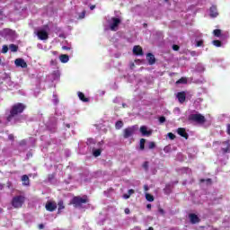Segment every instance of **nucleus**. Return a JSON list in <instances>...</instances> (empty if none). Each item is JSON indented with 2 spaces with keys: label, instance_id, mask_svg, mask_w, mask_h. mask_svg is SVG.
Masks as SVG:
<instances>
[{
  "label": "nucleus",
  "instance_id": "nucleus-1",
  "mask_svg": "<svg viewBox=\"0 0 230 230\" xmlns=\"http://www.w3.org/2000/svg\"><path fill=\"white\" fill-rule=\"evenodd\" d=\"M24 109H26V105H24L23 103L19 102L14 104L11 110V114L7 117V121H12L14 116H17V114H22V112H24Z\"/></svg>",
  "mask_w": 230,
  "mask_h": 230
},
{
  "label": "nucleus",
  "instance_id": "nucleus-2",
  "mask_svg": "<svg viewBox=\"0 0 230 230\" xmlns=\"http://www.w3.org/2000/svg\"><path fill=\"white\" fill-rule=\"evenodd\" d=\"M25 200L26 198L24 196L18 195L13 198L11 204L13 208L19 209V208H22V204H24Z\"/></svg>",
  "mask_w": 230,
  "mask_h": 230
},
{
  "label": "nucleus",
  "instance_id": "nucleus-3",
  "mask_svg": "<svg viewBox=\"0 0 230 230\" xmlns=\"http://www.w3.org/2000/svg\"><path fill=\"white\" fill-rule=\"evenodd\" d=\"M189 121H195V123H199V125H202L206 123V117L200 113L190 114L189 116Z\"/></svg>",
  "mask_w": 230,
  "mask_h": 230
},
{
  "label": "nucleus",
  "instance_id": "nucleus-4",
  "mask_svg": "<svg viewBox=\"0 0 230 230\" xmlns=\"http://www.w3.org/2000/svg\"><path fill=\"white\" fill-rule=\"evenodd\" d=\"M89 202V199H87V197H74L72 199V204L75 206V208H82L83 204H87Z\"/></svg>",
  "mask_w": 230,
  "mask_h": 230
},
{
  "label": "nucleus",
  "instance_id": "nucleus-5",
  "mask_svg": "<svg viewBox=\"0 0 230 230\" xmlns=\"http://www.w3.org/2000/svg\"><path fill=\"white\" fill-rule=\"evenodd\" d=\"M109 24H110V30L111 31H118V30L119 29V24H121V19L112 17L109 22Z\"/></svg>",
  "mask_w": 230,
  "mask_h": 230
},
{
  "label": "nucleus",
  "instance_id": "nucleus-6",
  "mask_svg": "<svg viewBox=\"0 0 230 230\" xmlns=\"http://www.w3.org/2000/svg\"><path fill=\"white\" fill-rule=\"evenodd\" d=\"M137 130V126H132L124 129L123 137L125 139H128V137H132L135 132Z\"/></svg>",
  "mask_w": 230,
  "mask_h": 230
},
{
  "label": "nucleus",
  "instance_id": "nucleus-7",
  "mask_svg": "<svg viewBox=\"0 0 230 230\" xmlns=\"http://www.w3.org/2000/svg\"><path fill=\"white\" fill-rule=\"evenodd\" d=\"M47 128L51 132H55L57 128V118L55 116H50L49 121L47 122Z\"/></svg>",
  "mask_w": 230,
  "mask_h": 230
},
{
  "label": "nucleus",
  "instance_id": "nucleus-8",
  "mask_svg": "<svg viewBox=\"0 0 230 230\" xmlns=\"http://www.w3.org/2000/svg\"><path fill=\"white\" fill-rule=\"evenodd\" d=\"M37 36L40 40H48V39H49V35L48 34V31H46V29H41L38 31Z\"/></svg>",
  "mask_w": 230,
  "mask_h": 230
},
{
  "label": "nucleus",
  "instance_id": "nucleus-9",
  "mask_svg": "<svg viewBox=\"0 0 230 230\" xmlns=\"http://www.w3.org/2000/svg\"><path fill=\"white\" fill-rule=\"evenodd\" d=\"M14 64L16 67H22V69H26V67H28V64L22 58H16Z\"/></svg>",
  "mask_w": 230,
  "mask_h": 230
},
{
  "label": "nucleus",
  "instance_id": "nucleus-10",
  "mask_svg": "<svg viewBox=\"0 0 230 230\" xmlns=\"http://www.w3.org/2000/svg\"><path fill=\"white\" fill-rule=\"evenodd\" d=\"M47 211H55L57 209V203L53 201H49L45 206Z\"/></svg>",
  "mask_w": 230,
  "mask_h": 230
},
{
  "label": "nucleus",
  "instance_id": "nucleus-11",
  "mask_svg": "<svg viewBox=\"0 0 230 230\" xmlns=\"http://www.w3.org/2000/svg\"><path fill=\"white\" fill-rule=\"evenodd\" d=\"M140 132L142 136H152V130H148V128L146 126H141L140 127Z\"/></svg>",
  "mask_w": 230,
  "mask_h": 230
},
{
  "label": "nucleus",
  "instance_id": "nucleus-12",
  "mask_svg": "<svg viewBox=\"0 0 230 230\" xmlns=\"http://www.w3.org/2000/svg\"><path fill=\"white\" fill-rule=\"evenodd\" d=\"M189 218L190 220V224H199L200 222V218L196 214H190Z\"/></svg>",
  "mask_w": 230,
  "mask_h": 230
},
{
  "label": "nucleus",
  "instance_id": "nucleus-13",
  "mask_svg": "<svg viewBox=\"0 0 230 230\" xmlns=\"http://www.w3.org/2000/svg\"><path fill=\"white\" fill-rule=\"evenodd\" d=\"M147 62L150 64V66H153V64H155V56L152 53H148L146 55Z\"/></svg>",
  "mask_w": 230,
  "mask_h": 230
},
{
  "label": "nucleus",
  "instance_id": "nucleus-14",
  "mask_svg": "<svg viewBox=\"0 0 230 230\" xmlns=\"http://www.w3.org/2000/svg\"><path fill=\"white\" fill-rule=\"evenodd\" d=\"M177 133L179 134V136H181V137H184L185 139H188V137H189L188 133H186L185 128H179L177 130Z\"/></svg>",
  "mask_w": 230,
  "mask_h": 230
},
{
  "label": "nucleus",
  "instance_id": "nucleus-15",
  "mask_svg": "<svg viewBox=\"0 0 230 230\" xmlns=\"http://www.w3.org/2000/svg\"><path fill=\"white\" fill-rule=\"evenodd\" d=\"M230 149V144L229 142H223V146L221 147V150L223 152V154H228Z\"/></svg>",
  "mask_w": 230,
  "mask_h": 230
},
{
  "label": "nucleus",
  "instance_id": "nucleus-16",
  "mask_svg": "<svg viewBox=\"0 0 230 230\" xmlns=\"http://www.w3.org/2000/svg\"><path fill=\"white\" fill-rule=\"evenodd\" d=\"M177 98L180 103H184L186 102V93L184 92L178 93Z\"/></svg>",
  "mask_w": 230,
  "mask_h": 230
},
{
  "label": "nucleus",
  "instance_id": "nucleus-17",
  "mask_svg": "<svg viewBox=\"0 0 230 230\" xmlns=\"http://www.w3.org/2000/svg\"><path fill=\"white\" fill-rule=\"evenodd\" d=\"M172 190H173V184L169 183V184L165 185L164 191L165 195H170V193H172Z\"/></svg>",
  "mask_w": 230,
  "mask_h": 230
},
{
  "label": "nucleus",
  "instance_id": "nucleus-18",
  "mask_svg": "<svg viewBox=\"0 0 230 230\" xmlns=\"http://www.w3.org/2000/svg\"><path fill=\"white\" fill-rule=\"evenodd\" d=\"M59 60L62 62V64H67V62H69V56L62 54L59 56Z\"/></svg>",
  "mask_w": 230,
  "mask_h": 230
},
{
  "label": "nucleus",
  "instance_id": "nucleus-19",
  "mask_svg": "<svg viewBox=\"0 0 230 230\" xmlns=\"http://www.w3.org/2000/svg\"><path fill=\"white\" fill-rule=\"evenodd\" d=\"M218 11L217 10V6L212 5L210 7V17H217Z\"/></svg>",
  "mask_w": 230,
  "mask_h": 230
},
{
  "label": "nucleus",
  "instance_id": "nucleus-20",
  "mask_svg": "<svg viewBox=\"0 0 230 230\" xmlns=\"http://www.w3.org/2000/svg\"><path fill=\"white\" fill-rule=\"evenodd\" d=\"M133 53L134 55H143V49H141L139 46H135L133 48Z\"/></svg>",
  "mask_w": 230,
  "mask_h": 230
},
{
  "label": "nucleus",
  "instance_id": "nucleus-21",
  "mask_svg": "<svg viewBox=\"0 0 230 230\" xmlns=\"http://www.w3.org/2000/svg\"><path fill=\"white\" fill-rule=\"evenodd\" d=\"M22 181L23 182V186H30V177L28 175L22 176Z\"/></svg>",
  "mask_w": 230,
  "mask_h": 230
},
{
  "label": "nucleus",
  "instance_id": "nucleus-22",
  "mask_svg": "<svg viewBox=\"0 0 230 230\" xmlns=\"http://www.w3.org/2000/svg\"><path fill=\"white\" fill-rule=\"evenodd\" d=\"M9 49L10 51H12L13 53H17L18 49H19V46L15 45V44H11L9 45Z\"/></svg>",
  "mask_w": 230,
  "mask_h": 230
},
{
  "label": "nucleus",
  "instance_id": "nucleus-23",
  "mask_svg": "<svg viewBox=\"0 0 230 230\" xmlns=\"http://www.w3.org/2000/svg\"><path fill=\"white\" fill-rule=\"evenodd\" d=\"M93 155L94 157H100V155H102V149H93Z\"/></svg>",
  "mask_w": 230,
  "mask_h": 230
},
{
  "label": "nucleus",
  "instance_id": "nucleus-24",
  "mask_svg": "<svg viewBox=\"0 0 230 230\" xmlns=\"http://www.w3.org/2000/svg\"><path fill=\"white\" fill-rule=\"evenodd\" d=\"M52 76L54 80H58L60 78V71L56 70L52 73Z\"/></svg>",
  "mask_w": 230,
  "mask_h": 230
},
{
  "label": "nucleus",
  "instance_id": "nucleus-25",
  "mask_svg": "<svg viewBox=\"0 0 230 230\" xmlns=\"http://www.w3.org/2000/svg\"><path fill=\"white\" fill-rule=\"evenodd\" d=\"M115 128H116L117 130H119L120 128H123V121L118 120V121L115 123Z\"/></svg>",
  "mask_w": 230,
  "mask_h": 230
},
{
  "label": "nucleus",
  "instance_id": "nucleus-26",
  "mask_svg": "<svg viewBox=\"0 0 230 230\" xmlns=\"http://www.w3.org/2000/svg\"><path fill=\"white\" fill-rule=\"evenodd\" d=\"M78 96H79V99H80L82 102H89V99L85 98V95L84 94V93L79 92V93H78Z\"/></svg>",
  "mask_w": 230,
  "mask_h": 230
},
{
  "label": "nucleus",
  "instance_id": "nucleus-27",
  "mask_svg": "<svg viewBox=\"0 0 230 230\" xmlns=\"http://www.w3.org/2000/svg\"><path fill=\"white\" fill-rule=\"evenodd\" d=\"M215 37H222V31L220 29H216L213 31Z\"/></svg>",
  "mask_w": 230,
  "mask_h": 230
},
{
  "label": "nucleus",
  "instance_id": "nucleus-28",
  "mask_svg": "<svg viewBox=\"0 0 230 230\" xmlns=\"http://www.w3.org/2000/svg\"><path fill=\"white\" fill-rule=\"evenodd\" d=\"M146 199L148 202H154V196L149 193H146Z\"/></svg>",
  "mask_w": 230,
  "mask_h": 230
},
{
  "label": "nucleus",
  "instance_id": "nucleus-29",
  "mask_svg": "<svg viewBox=\"0 0 230 230\" xmlns=\"http://www.w3.org/2000/svg\"><path fill=\"white\" fill-rule=\"evenodd\" d=\"M196 70L199 73H202L204 71V66H202L201 64L197 65Z\"/></svg>",
  "mask_w": 230,
  "mask_h": 230
},
{
  "label": "nucleus",
  "instance_id": "nucleus-30",
  "mask_svg": "<svg viewBox=\"0 0 230 230\" xmlns=\"http://www.w3.org/2000/svg\"><path fill=\"white\" fill-rule=\"evenodd\" d=\"M146 140L145 138L140 139V150H145V143Z\"/></svg>",
  "mask_w": 230,
  "mask_h": 230
},
{
  "label": "nucleus",
  "instance_id": "nucleus-31",
  "mask_svg": "<svg viewBox=\"0 0 230 230\" xmlns=\"http://www.w3.org/2000/svg\"><path fill=\"white\" fill-rule=\"evenodd\" d=\"M212 44L217 48H220V46H222V42L220 40H213Z\"/></svg>",
  "mask_w": 230,
  "mask_h": 230
},
{
  "label": "nucleus",
  "instance_id": "nucleus-32",
  "mask_svg": "<svg viewBox=\"0 0 230 230\" xmlns=\"http://www.w3.org/2000/svg\"><path fill=\"white\" fill-rule=\"evenodd\" d=\"M188 80L184 77H181V79H179L176 84H187Z\"/></svg>",
  "mask_w": 230,
  "mask_h": 230
},
{
  "label": "nucleus",
  "instance_id": "nucleus-33",
  "mask_svg": "<svg viewBox=\"0 0 230 230\" xmlns=\"http://www.w3.org/2000/svg\"><path fill=\"white\" fill-rule=\"evenodd\" d=\"M86 145H96V140H94L93 138H88Z\"/></svg>",
  "mask_w": 230,
  "mask_h": 230
},
{
  "label": "nucleus",
  "instance_id": "nucleus-34",
  "mask_svg": "<svg viewBox=\"0 0 230 230\" xmlns=\"http://www.w3.org/2000/svg\"><path fill=\"white\" fill-rule=\"evenodd\" d=\"M58 206V213H60V210H62V209H64V208H66V207H64V201H59Z\"/></svg>",
  "mask_w": 230,
  "mask_h": 230
},
{
  "label": "nucleus",
  "instance_id": "nucleus-35",
  "mask_svg": "<svg viewBox=\"0 0 230 230\" xmlns=\"http://www.w3.org/2000/svg\"><path fill=\"white\" fill-rule=\"evenodd\" d=\"M164 152H165V154H170V152H172V146H166L164 148Z\"/></svg>",
  "mask_w": 230,
  "mask_h": 230
},
{
  "label": "nucleus",
  "instance_id": "nucleus-36",
  "mask_svg": "<svg viewBox=\"0 0 230 230\" xmlns=\"http://www.w3.org/2000/svg\"><path fill=\"white\" fill-rule=\"evenodd\" d=\"M148 148H149V150H154V148H155V142H149L148 143Z\"/></svg>",
  "mask_w": 230,
  "mask_h": 230
},
{
  "label": "nucleus",
  "instance_id": "nucleus-37",
  "mask_svg": "<svg viewBox=\"0 0 230 230\" xmlns=\"http://www.w3.org/2000/svg\"><path fill=\"white\" fill-rule=\"evenodd\" d=\"M53 103L55 104V105H58V98L57 97V95H53Z\"/></svg>",
  "mask_w": 230,
  "mask_h": 230
},
{
  "label": "nucleus",
  "instance_id": "nucleus-38",
  "mask_svg": "<svg viewBox=\"0 0 230 230\" xmlns=\"http://www.w3.org/2000/svg\"><path fill=\"white\" fill-rule=\"evenodd\" d=\"M200 46H204V40H199L196 42V47L200 48Z\"/></svg>",
  "mask_w": 230,
  "mask_h": 230
},
{
  "label": "nucleus",
  "instance_id": "nucleus-39",
  "mask_svg": "<svg viewBox=\"0 0 230 230\" xmlns=\"http://www.w3.org/2000/svg\"><path fill=\"white\" fill-rule=\"evenodd\" d=\"M2 53H8V46H6V45L3 46Z\"/></svg>",
  "mask_w": 230,
  "mask_h": 230
},
{
  "label": "nucleus",
  "instance_id": "nucleus-40",
  "mask_svg": "<svg viewBox=\"0 0 230 230\" xmlns=\"http://www.w3.org/2000/svg\"><path fill=\"white\" fill-rule=\"evenodd\" d=\"M167 136L169 139H172V140L175 139V135L173 133H168Z\"/></svg>",
  "mask_w": 230,
  "mask_h": 230
},
{
  "label": "nucleus",
  "instance_id": "nucleus-41",
  "mask_svg": "<svg viewBox=\"0 0 230 230\" xmlns=\"http://www.w3.org/2000/svg\"><path fill=\"white\" fill-rule=\"evenodd\" d=\"M200 182H207V184H211V179H207V180L201 179Z\"/></svg>",
  "mask_w": 230,
  "mask_h": 230
},
{
  "label": "nucleus",
  "instance_id": "nucleus-42",
  "mask_svg": "<svg viewBox=\"0 0 230 230\" xmlns=\"http://www.w3.org/2000/svg\"><path fill=\"white\" fill-rule=\"evenodd\" d=\"M143 168L146 170V172H148V162H145L143 164Z\"/></svg>",
  "mask_w": 230,
  "mask_h": 230
},
{
  "label": "nucleus",
  "instance_id": "nucleus-43",
  "mask_svg": "<svg viewBox=\"0 0 230 230\" xmlns=\"http://www.w3.org/2000/svg\"><path fill=\"white\" fill-rule=\"evenodd\" d=\"M71 179H73V177L71 175H69L68 179L65 180L66 184H70L71 183Z\"/></svg>",
  "mask_w": 230,
  "mask_h": 230
},
{
  "label": "nucleus",
  "instance_id": "nucleus-44",
  "mask_svg": "<svg viewBox=\"0 0 230 230\" xmlns=\"http://www.w3.org/2000/svg\"><path fill=\"white\" fill-rule=\"evenodd\" d=\"M159 121H160V123H164L166 121V118L162 116L159 118Z\"/></svg>",
  "mask_w": 230,
  "mask_h": 230
},
{
  "label": "nucleus",
  "instance_id": "nucleus-45",
  "mask_svg": "<svg viewBox=\"0 0 230 230\" xmlns=\"http://www.w3.org/2000/svg\"><path fill=\"white\" fill-rule=\"evenodd\" d=\"M53 179H55V174H49V181L51 182V181H53Z\"/></svg>",
  "mask_w": 230,
  "mask_h": 230
},
{
  "label": "nucleus",
  "instance_id": "nucleus-46",
  "mask_svg": "<svg viewBox=\"0 0 230 230\" xmlns=\"http://www.w3.org/2000/svg\"><path fill=\"white\" fill-rule=\"evenodd\" d=\"M173 51H179L180 47L178 45H172Z\"/></svg>",
  "mask_w": 230,
  "mask_h": 230
},
{
  "label": "nucleus",
  "instance_id": "nucleus-47",
  "mask_svg": "<svg viewBox=\"0 0 230 230\" xmlns=\"http://www.w3.org/2000/svg\"><path fill=\"white\" fill-rule=\"evenodd\" d=\"M178 160L184 161V159L182 158V154H181V153L178 154Z\"/></svg>",
  "mask_w": 230,
  "mask_h": 230
},
{
  "label": "nucleus",
  "instance_id": "nucleus-48",
  "mask_svg": "<svg viewBox=\"0 0 230 230\" xmlns=\"http://www.w3.org/2000/svg\"><path fill=\"white\" fill-rule=\"evenodd\" d=\"M134 193H135V190L132 189L128 190V195H129V196L134 195Z\"/></svg>",
  "mask_w": 230,
  "mask_h": 230
},
{
  "label": "nucleus",
  "instance_id": "nucleus-49",
  "mask_svg": "<svg viewBox=\"0 0 230 230\" xmlns=\"http://www.w3.org/2000/svg\"><path fill=\"white\" fill-rule=\"evenodd\" d=\"M158 212L160 215H164V209H163L161 208H158Z\"/></svg>",
  "mask_w": 230,
  "mask_h": 230
},
{
  "label": "nucleus",
  "instance_id": "nucleus-50",
  "mask_svg": "<svg viewBox=\"0 0 230 230\" xmlns=\"http://www.w3.org/2000/svg\"><path fill=\"white\" fill-rule=\"evenodd\" d=\"M85 17V11H83L81 15L79 16V19H84Z\"/></svg>",
  "mask_w": 230,
  "mask_h": 230
},
{
  "label": "nucleus",
  "instance_id": "nucleus-51",
  "mask_svg": "<svg viewBox=\"0 0 230 230\" xmlns=\"http://www.w3.org/2000/svg\"><path fill=\"white\" fill-rule=\"evenodd\" d=\"M6 33H8L9 35H12L13 34V31L10 30V29H7L5 30Z\"/></svg>",
  "mask_w": 230,
  "mask_h": 230
},
{
  "label": "nucleus",
  "instance_id": "nucleus-52",
  "mask_svg": "<svg viewBox=\"0 0 230 230\" xmlns=\"http://www.w3.org/2000/svg\"><path fill=\"white\" fill-rule=\"evenodd\" d=\"M8 139H9L10 141H13V139H14L13 135L10 134V135L8 136Z\"/></svg>",
  "mask_w": 230,
  "mask_h": 230
},
{
  "label": "nucleus",
  "instance_id": "nucleus-53",
  "mask_svg": "<svg viewBox=\"0 0 230 230\" xmlns=\"http://www.w3.org/2000/svg\"><path fill=\"white\" fill-rule=\"evenodd\" d=\"M20 145H21V146H24V145H26V140H22L20 142Z\"/></svg>",
  "mask_w": 230,
  "mask_h": 230
},
{
  "label": "nucleus",
  "instance_id": "nucleus-54",
  "mask_svg": "<svg viewBox=\"0 0 230 230\" xmlns=\"http://www.w3.org/2000/svg\"><path fill=\"white\" fill-rule=\"evenodd\" d=\"M123 199H130L129 194H124V195H123Z\"/></svg>",
  "mask_w": 230,
  "mask_h": 230
},
{
  "label": "nucleus",
  "instance_id": "nucleus-55",
  "mask_svg": "<svg viewBox=\"0 0 230 230\" xmlns=\"http://www.w3.org/2000/svg\"><path fill=\"white\" fill-rule=\"evenodd\" d=\"M144 190H145V191H148V190H149L148 185H144Z\"/></svg>",
  "mask_w": 230,
  "mask_h": 230
},
{
  "label": "nucleus",
  "instance_id": "nucleus-56",
  "mask_svg": "<svg viewBox=\"0 0 230 230\" xmlns=\"http://www.w3.org/2000/svg\"><path fill=\"white\" fill-rule=\"evenodd\" d=\"M62 49H66V50L71 49V48H69V47H67V46H63Z\"/></svg>",
  "mask_w": 230,
  "mask_h": 230
},
{
  "label": "nucleus",
  "instance_id": "nucleus-57",
  "mask_svg": "<svg viewBox=\"0 0 230 230\" xmlns=\"http://www.w3.org/2000/svg\"><path fill=\"white\" fill-rule=\"evenodd\" d=\"M125 213H126V215H128L130 213V209L125 208Z\"/></svg>",
  "mask_w": 230,
  "mask_h": 230
},
{
  "label": "nucleus",
  "instance_id": "nucleus-58",
  "mask_svg": "<svg viewBox=\"0 0 230 230\" xmlns=\"http://www.w3.org/2000/svg\"><path fill=\"white\" fill-rule=\"evenodd\" d=\"M146 208H147V209H152V204H147Z\"/></svg>",
  "mask_w": 230,
  "mask_h": 230
},
{
  "label": "nucleus",
  "instance_id": "nucleus-59",
  "mask_svg": "<svg viewBox=\"0 0 230 230\" xmlns=\"http://www.w3.org/2000/svg\"><path fill=\"white\" fill-rule=\"evenodd\" d=\"M44 228V225L40 224L39 225V229H43Z\"/></svg>",
  "mask_w": 230,
  "mask_h": 230
},
{
  "label": "nucleus",
  "instance_id": "nucleus-60",
  "mask_svg": "<svg viewBox=\"0 0 230 230\" xmlns=\"http://www.w3.org/2000/svg\"><path fill=\"white\" fill-rule=\"evenodd\" d=\"M50 64H51V66H55V64H57V61L52 60V61H50Z\"/></svg>",
  "mask_w": 230,
  "mask_h": 230
},
{
  "label": "nucleus",
  "instance_id": "nucleus-61",
  "mask_svg": "<svg viewBox=\"0 0 230 230\" xmlns=\"http://www.w3.org/2000/svg\"><path fill=\"white\" fill-rule=\"evenodd\" d=\"M94 8H96V5H91L90 6V10H94Z\"/></svg>",
  "mask_w": 230,
  "mask_h": 230
},
{
  "label": "nucleus",
  "instance_id": "nucleus-62",
  "mask_svg": "<svg viewBox=\"0 0 230 230\" xmlns=\"http://www.w3.org/2000/svg\"><path fill=\"white\" fill-rule=\"evenodd\" d=\"M0 190H4V184H0Z\"/></svg>",
  "mask_w": 230,
  "mask_h": 230
},
{
  "label": "nucleus",
  "instance_id": "nucleus-63",
  "mask_svg": "<svg viewBox=\"0 0 230 230\" xmlns=\"http://www.w3.org/2000/svg\"><path fill=\"white\" fill-rule=\"evenodd\" d=\"M227 132H228V134H229V136H230V124H229L228 127H227Z\"/></svg>",
  "mask_w": 230,
  "mask_h": 230
},
{
  "label": "nucleus",
  "instance_id": "nucleus-64",
  "mask_svg": "<svg viewBox=\"0 0 230 230\" xmlns=\"http://www.w3.org/2000/svg\"><path fill=\"white\" fill-rule=\"evenodd\" d=\"M101 145H103V141L98 143V146H100Z\"/></svg>",
  "mask_w": 230,
  "mask_h": 230
}]
</instances>
